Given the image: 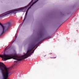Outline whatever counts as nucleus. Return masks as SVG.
Segmentation results:
<instances>
[{
  "instance_id": "obj_2",
  "label": "nucleus",
  "mask_w": 79,
  "mask_h": 79,
  "mask_svg": "<svg viewBox=\"0 0 79 79\" xmlns=\"http://www.w3.org/2000/svg\"><path fill=\"white\" fill-rule=\"evenodd\" d=\"M11 22L9 21L6 23H5L2 25L1 23H0V25L1 26L2 28L1 29V31L2 33L1 34L2 35L6 31L8 30V29L9 28L10 26L11 25Z\"/></svg>"
},
{
  "instance_id": "obj_6",
  "label": "nucleus",
  "mask_w": 79,
  "mask_h": 79,
  "mask_svg": "<svg viewBox=\"0 0 79 79\" xmlns=\"http://www.w3.org/2000/svg\"><path fill=\"white\" fill-rule=\"evenodd\" d=\"M56 57H52L51 58H56Z\"/></svg>"
},
{
  "instance_id": "obj_5",
  "label": "nucleus",
  "mask_w": 79,
  "mask_h": 79,
  "mask_svg": "<svg viewBox=\"0 0 79 79\" xmlns=\"http://www.w3.org/2000/svg\"><path fill=\"white\" fill-rule=\"evenodd\" d=\"M19 11V10H16L12 11L10 12H9L8 13L6 14H4L2 15V17H5V16H6L7 15H9V14H10V15H12L13 13H14V14L15 13V14H16V11Z\"/></svg>"
},
{
  "instance_id": "obj_1",
  "label": "nucleus",
  "mask_w": 79,
  "mask_h": 79,
  "mask_svg": "<svg viewBox=\"0 0 79 79\" xmlns=\"http://www.w3.org/2000/svg\"><path fill=\"white\" fill-rule=\"evenodd\" d=\"M35 46H36V45H35V44H32L30 48L27 50V53L24 55L21 56H18L17 54H15L14 56H10V55H6L5 54H4L3 55H2V60L3 61H6L7 60H10V59L13 58L14 60H16L14 62L15 64H17L18 63V61H21V60H24V59L27 58V57H29V56H31V54L34 53V51L32 52L30 54L29 53L32 51V50H33V49L35 48Z\"/></svg>"
},
{
  "instance_id": "obj_3",
  "label": "nucleus",
  "mask_w": 79,
  "mask_h": 79,
  "mask_svg": "<svg viewBox=\"0 0 79 79\" xmlns=\"http://www.w3.org/2000/svg\"><path fill=\"white\" fill-rule=\"evenodd\" d=\"M33 1H34V0H32L31 2H30L29 3V4L27 5V7H29L28 8L27 10V11H26V14H25V18L24 19V20H25V19H26V16H27V13L28 12L29 10V9H30V8H31V6H33V5H34V4H35V3H36V2H38V1H39V0H37L36 1H35L34 2L32 3L31 5V3H32V2H33Z\"/></svg>"
},
{
  "instance_id": "obj_4",
  "label": "nucleus",
  "mask_w": 79,
  "mask_h": 79,
  "mask_svg": "<svg viewBox=\"0 0 79 79\" xmlns=\"http://www.w3.org/2000/svg\"><path fill=\"white\" fill-rule=\"evenodd\" d=\"M33 1H34V0H32L31 2H30L29 3V4L27 5V7H29L28 8L27 10V11H26V14H25V18L24 19V20H25V19H26V16H27V13L28 12L29 10V9H30V8H31V6H33V5H34V4H35V3H36V2H38V1H39V0H37L36 1H35L34 2L32 3L31 5V3H32V2H33Z\"/></svg>"
},
{
  "instance_id": "obj_7",
  "label": "nucleus",
  "mask_w": 79,
  "mask_h": 79,
  "mask_svg": "<svg viewBox=\"0 0 79 79\" xmlns=\"http://www.w3.org/2000/svg\"><path fill=\"white\" fill-rule=\"evenodd\" d=\"M10 11H8V12H10Z\"/></svg>"
}]
</instances>
